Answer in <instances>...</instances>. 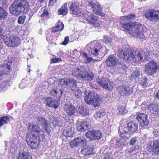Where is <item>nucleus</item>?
<instances>
[{
    "instance_id": "nucleus-18",
    "label": "nucleus",
    "mask_w": 159,
    "mask_h": 159,
    "mask_svg": "<svg viewBox=\"0 0 159 159\" xmlns=\"http://www.w3.org/2000/svg\"><path fill=\"white\" fill-rule=\"evenodd\" d=\"M135 118L139 122L142 126H147L149 123L147 114L144 113L138 112L135 116Z\"/></svg>"
},
{
    "instance_id": "nucleus-42",
    "label": "nucleus",
    "mask_w": 159,
    "mask_h": 159,
    "mask_svg": "<svg viewBox=\"0 0 159 159\" xmlns=\"http://www.w3.org/2000/svg\"><path fill=\"white\" fill-rule=\"evenodd\" d=\"M80 69L79 67H78L72 71V74L74 76L77 75L78 77L80 79V77L79 76V74L83 72V71H80Z\"/></svg>"
},
{
    "instance_id": "nucleus-44",
    "label": "nucleus",
    "mask_w": 159,
    "mask_h": 159,
    "mask_svg": "<svg viewBox=\"0 0 159 159\" xmlns=\"http://www.w3.org/2000/svg\"><path fill=\"white\" fill-rule=\"evenodd\" d=\"M103 41L104 43L109 44L112 42V39L111 37L105 36Z\"/></svg>"
},
{
    "instance_id": "nucleus-60",
    "label": "nucleus",
    "mask_w": 159,
    "mask_h": 159,
    "mask_svg": "<svg viewBox=\"0 0 159 159\" xmlns=\"http://www.w3.org/2000/svg\"><path fill=\"white\" fill-rule=\"evenodd\" d=\"M3 48V44L1 40L0 39V50Z\"/></svg>"
},
{
    "instance_id": "nucleus-56",
    "label": "nucleus",
    "mask_w": 159,
    "mask_h": 159,
    "mask_svg": "<svg viewBox=\"0 0 159 159\" xmlns=\"http://www.w3.org/2000/svg\"><path fill=\"white\" fill-rule=\"evenodd\" d=\"M52 31L53 32H56L59 31H61L59 29H58L57 27L56 26H54L52 28Z\"/></svg>"
},
{
    "instance_id": "nucleus-31",
    "label": "nucleus",
    "mask_w": 159,
    "mask_h": 159,
    "mask_svg": "<svg viewBox=\"0 0 159 159\" xmlns=\"http://www.w3.org/2000/svg\"><path fill=\"white\" fill-rule=\"evenodd\" d=\"M74 130L73 128L70 126H68L66 129H64L62 134L66 138L71 137L74 133Z\"/></svg>"
},
{
    "instance_id": "nucleus-5",
    "label": "nucleus",
    "mask_w": 159,
    "mask_h": 159,
    "mask_svg": "<svg viewBox=\"0 0 159 159\" xmlns=\"http://www.w3.org/2000/svg\"><path fill=\"white\" fill-rule=\"evenodd\" d=\"M85 102L89 105H93L94 107H98L101 103V98L94 92H85Z\"/></svg>"
},
{
    "instance_id": "nucleus-53",
    "label": "nucleus",
    "mask_w": 159,
    "mask_h": 159,
    "mask_svg": "<svg viewBox=\"0 0 159 159\" xmlns=\"http://www.w3.org/2000/svg\"><path fill=\"white\" fill-rule=\"evenodd\" d=\"M69 41V37L68 36H66L65 37L64 41L62 42L61 44L64 45H66L67 44Z\"/></svg>"
},
{
    "instance_id": "nucleus-4",
    "label": "nucleus",
    "mask_w": 159,
    "mask_h": 159,
    "mask_svg": "<svg viewBox=\"0 0 159 159\" xmlns=\"http://www.w3.org/2000/svg\"><path fill=\"white\" fill-rule=\"evenodd\" d=\"M28 3L25 0H15L9 7L10 13L16 16L23 12H26L29 10Z\"/></svg>"
},
{
    "instance_id": "nucleus-1",
    "label": "nucleus",
    "mask_w": 159,
    "mask_h": 159,
    "mask_svg": "<svg viewBox=\"0 0 159 159\" xmlns=\"http://www.w3.org/2000/svg\"><path fill=\"white\" fill-rule=\"evenodd\" d=\"M77 80L73 79H70L68 80L62 79L59 81V84L63 87H61L60 88H58L56 87L50 91V94L51 96H56L60 100L64 91H66L65 89H70L75 93V97L77 98H80L82 96V92L81 90L77 87Z\"/></svg>"
},
{
    "instance_id": "nucleus-63",
    "label": "nucleus",
    "mask_w": 159,
    "mask_h": 159,
    "mask_svg": "<svg viewBox=\"0 0 159 159\" xmlns=\"http://www.w3.org/2000/svg\"><path fill=\"white\" fill-rule=\"evenodd\" d=\"M44 0H39V2L40 3H43L44 1Z\"/></svg>"
},
{
    "instance_id": "nucleus-9",
    "label": "nucleus",
    "mask_w": 159,
    "mask_h": 159,
    "mask_svg": "<svg viewBox=\"0 0 159 159\" xmlns=\"http://www.w3.org/2000/svg\"><path fill=\"white\" fill-rule=\"evenodd\" d=\"M39 136H34V134H28L26 136V140L28 144L32 149L37 148L39 146V141H43L44 138L41 140Z\"/></svg>"
},
{
    "instance_id": "nucleus-11",
    "label": "nucleus",
    "mask_w": 159,
    "mask_h": 159,
    "mask_svg": "<svg viewBox=\"0 0 159 159\" xmlns=\"http://www.w3.org/2000/svg\"><path fill=\"white\" fill-rule=\"evenodd\" d=\"M85 136L90 141H92L93 140L98 141L102 137V134L100 129H92L86 133Z\"/></svg>"
},
{
    "instance_id": "nucleus-41",
    "label": "nucleus",
    "mask_w": 159,
    "mask_h": 159,
    "mask_svg": "<svg viewBox=\"0 0 159 159\" xmlns=\"http://www.w3.org/2000/svg\"><path fill=\"white\" fill-rule=\"evenodd\" d=\"M135 18V16L134 14H130L126 16H123L122 19L124 20H130L134 19Z\"/></svg>"
},
{
    "instance_id": "nucleus-57",
    "label": "nucleus",
    "mask_w": 159,
    "mask_h": 159,
    "mask_svg": "<svg viewBox=\"0 0 159 159\" xmlns=\"http://www.w3.org/2000/svg\"><path fill=\"white\" fill-rule=\"evenodd\" d=\"M93 60V58L91 57H88L86 60V61H85V63H89L91 61Z\"/></svg>"
},
{
    "instance_id": "nucleus-23",
    "label": "nucleus",
    "mask_w": 159,
    "mask_h": 159,
    "mask_svg": "<svg viewBox=\"0 0 159 159\" xmlns=\"http://www.w3.org/2000/svg\"><path fill=\"white\" fill-rule=\"evenodd\" d=\"M6 44L10 47H16L20 43V38L17 36L12 35L8 41H5Z\"/></svg>"
},
{
    "instance_id": "nucleus-62",
    "label": "nucleus",
    "mask_w": 159,
    "mask_h": 159,
    "mask_svg": "<svg viewBox=\"0 0 159 159\" xmlns=\"http://www.w3.org/2000/svg\"><path fill=\"white\" fill-rule=\"evenodd\" d=\"M155 97L159 99V90L157 92V94L155 95Z\"/></svg>"
},
{
    "instance_id": "nucleus-14",
    "label": "nucleus",
    "mask_w": 159,
    "mask_h": 159,
    "mask_svg": "<svg viewBox=\"0 0 159 159\" xmlns=\"http://www.w3.org/2000/svg\"><path fill=\"white\" fill-rule=\"evenodd\" d=\"M70 144L72 148L76 146L81 147L83 148L87 145V140L84 137H78L73 141H71L70 142Z\"/></svg>"
},
{
    "instance_id": "nucleus-45",
    "label": "nucleus",
    "mask_w": 159,
    "mask_h": 159,
    "mask_svg": "<svg viewBox=\"0 0 159 159\" xmlns=\"http://www.w3.org/2000/svg\"><path fill=\"white\" fill-rule=\"evenodd\" d=\"M138 141V137L135 136L131 138L129 141V144L130 146H133Z\"/></svg>"
},
{
    "instance_id": "nucleus-36",
    "label": "nucleus",
    "mask_w": 159,
    "mask_h": 159,
    "mask_svg": "<svg viewBox=\"0 0 159 159\" xmlns=\"http://www.w3.org/2000/svg\"><path fill=\"white\" fill-rule=\"evenodd\" d=\"M117 111L119 114H124L127 112V111L125 109V105L123 104L121 105L118 106Z\"/></svg>"
},
{
    "instance_id": "nucleus-19",
    "label": "nucleus",
    "mask_w": 159,
    "mask_h": 159,
    "mask_svg": "<svg viewBox=\"0 0 159 159\" xmlns=\"http://www.w3.org/2000/svg\"><path fill=\"white\" fill-rule=\"evenodd\" d=\"M138 129V125L133 121H131L127 124V126L125 127L123 131L125 133L133 134Z\"/></svg>"
},
{
    "instance_id": "nucleus-52",
    "label": "nucleus",
    "mask_w": 159,
    "mask_h": 159,
    "mask_svg": "<svg viewBox=\"0 0 159 159\" xmlns=\"http://www.w3.org/2000/svg\"><path fill=\"white\" fill-rule=\"evenodd\" d=\"M62 61L61 59L60 58H53L51 60V62L52 63H55L61 62Z\"/></svg>"
},
{
    "instance_id": "nucleus-6",
    "label": "nucleus",
    "mask_w": 159,
    "mask_h": 159,
    "mask_svg": "<svg viewBox=\"0 0 159 159\" xmlns=\"http://www.w3.org/2000/svg\"><path fill=\"white\" fill-rule=\"evenodd\" d=\"M144 71L148 75H154L159 69V66L155 61L152 60L145 65Z\"/></svg>"
},
{
    "instance_id": "nucleus-12",
    "label": "nucleus",
    "mask_w": 159,
    "mask_h": 159,
    "mask_svg": "<svg viewBox=\"0 0 159 159\" xmlns=\"http://www.w3.org/2000/svg\"><path fill=\"white\" fill-rule=\"evenodd\" d=\"M145 16L150 21L157 22L159 20V11L153 9L149 10L146 12Z\"/></svg>"
},
{
    "instance_id": "nucleus-24",
    "label": "nucleus",
    "mask_w": 159,
    "mask_h": 159,
    "mask_svg": "<svg viewBox=\"0 0 159 159\" xmlns=\"http://www.w3.org/2000/svg\"><path fill=\"white\" fill-rule=\"evenodd\" d=\"M118 59L114 55L109 56L106 61V64L108 67H115L118 63Z\"/></svg>"
},
{
    "instance_id": "nucleus-34",
    "label": "nucleus",
    "mask_w": 159,
    "mask_h": 159,
    "mask_svg": "<svg viewBox=\"0 0 159 159\" xmlns=\"http://www.w3.org/2000/svg\"><path fill=\"white\" fill-rule=\"evenodd\" d=\"M68 10L67 3H66L64 4L58 10V13L59 14L65 15L67 13Z\"/></svg>"
},
{
    "instance_id": "nucleus-38",
    "label": "nucleus",
    "mask_w": 159,
    "mask_h": 159,
    "mask_svg": "<svg viewBox=\"0 0 159 159\" xmlns=\"http://www.w3.org/2000/svg\"><path fill=\"white\" fill-rule=\"evenodd\" d=\"M10 120V117L5 116L0 118V126L1 127L5 124H7Z\"/></svg>"
},
{
    "instance_id": "nucleus-48",
    "label": "nucleus",
    "mask_w": 159,
    "mask_h": 159,
    "mask_svg": "<svg viewBox=\"0 0 159 159\" xmlns=\"http://www.w3.org/2000/svg\"><path fill=\"white\" fill-rule=\"evenodd\" d=\"M56 27H57L60 31H62L64 29V25L63 23L61 22H58L56 25Z\"/></svg>"
},
{
    "instance_id": "nucleus-21",
    "label": "nucleus",
    "mask_w": 159,
    "mask_h": 159,
    "mask_svg": "<svg viewBox=\"0 0 159 159\" xmlns=\"http://www.w3.org/2000/svg\"><path fill=\"white\" fill-rule=\"evenodd\" d=\"M64 109L67 115L69 116H74L78 111L75 106L71 103L66 104L64 107Z\"/></svg>"
},
{
    "instance_id": "nucleus-46",
    "label": "nucleus",
    "mask_w": 159,
    "mask_h": 159,
    "mask_svg": "<svg viewBox=\"0 0 159 159\" xmlns=\"http://www.w3.org/2000/svg\"><path fill=\"white\" fill-rule=\"evenodd\" d=\"M26 16H20L18 19V22L19 24H22L25 21Z\"/></svg>"
},
{
    "instance_id": "nucleus-27",
    "label": "nucleus",
    "mask_w": 159,
    "mask_h": 159,
    "mask_svg": "<svg viewBox=\"0 0 159 159\" xmlns=\"http://www.w3.org/2000/svg\"><path fill=\"white\" fill-rule=\"evenodd\" d=\"M17 158L18 159H32L30 152L26 148L19 151Z\"/></svg>"
},
{
    "instance_id": "nucleus-47",
    "label": "nucleus",
    "mask_w": 159,
    "mask_h": 159,
    "mask_svg": "<svg viewBox=\"0 0 159 159\" xmlns=\"http://www.w3.org/2000/svg\"><path fill=\"white\" fill-rule=\"evenodd\" d=\"M147 81V78H144L141 80L140 84L143 87H145L148 85Z\"/></svg>"
},
{
    "instance_id": "nucleus-43",
    "label": "nucleus",
    "mask_w": 159,
    "mask_h": 159,
    "mask_svg": "<svg viewBox=\"0 0 159 159\" xmlns=\"http://www.w3.org/2000/svg\"><path fill=\"white\" fill-rule=\"evenodd\" d=\"M105 113L103 111H97L95 114H94V116L96 119L102 117L104 116Z\"/></svg>"
},
{
    "instance_id": "nucleus-51",
    "label": "nucleus",
    "mask_w": 159,
    "mask_h": 159,
    "mask_svg": "<svg viewBox=\"0 0 159 159\" xmlns=\"http://www.w3.org/2000/svg\"><path fill=\"white\" fill-rule=\"evenodd\" d=\"M27 83L26 81H22L19 84V87L20 88L22 89L25 88L27 86Z\"/></svg>"
},
{
    "instance_id": "nucleus-32",
    "label": "nucleus",
    "mask_w": 159,
    "mask_h": 159,
    "mask_svg": "<svg viewBox=\"0 0 159 159\" xmlns=\"http://www.w3.org/2000/svg\"><path fill=\"white\" fill-rule=\"evenodd\" d=\"M93 147L92 146L84 147L82 148L81 152L84 156H88L94 153Z\"/></svg>"
},
{
    "instance_id": "nucleus-17",
    "label": "nucleus",
    "mask_w": 159,
    "mask_h": 159,
    "mask_svg": "<svg viewBox=\"0 0 159 159\" xmlns=\"http://www.w3.org/2000/svg\"><path fill=\"white\" fill-rule=\"evenodd\" d=\"M12 62L10 61L6 60L2 65L0 66V77L8 74L9 70L11 69Z\"/></svg>"
},
{
    "instance_id": "nucleus-39",
    "label": "nucleus",
    "mask_w": 159,
    "mask_h": 159,
    "mask_svg": "<svg viewBox=\"0 0 159 159\" xmlns=\"http://www.w3.org/2000/svg\"><path fill=\"white\" fill-rule=\"evenodd\" d=\"M116 66H117L119 70H122L124 72H125L127 69L126 65L123 62L121 61H118Z\"/></svg>"
},
{
    "instance_id": "nucleus-55",
    "label": "nucleus",
    "mask_w": 159,
    "mask_h": 159,
    "mask_svg": "<svg viewBox=\"0 0 159 159\" xmlns=\"http://www.w3.org/2000/svg\"><path fill=\"white\" fill-rule=\"evenodd\" d=\"M82 57L84 59V62H85V61H86V60L88 57V54L87 53L84 52L82 55Z\"/></svg>"
},
{
    "instance_id": "nucleus-33",
    "label": "nucleus",
    "mask_w": 159,
    "mask_h": 159,
    "mask_svg": "<svg viewBox=\"0 0 159 159\" xmlns=\"http://www.w3.org/2000/svg\"><path fill=\"white\" fill-rule=\"evenodd\" d=\"M76 127L80 131H84L88 128L87 123L84 121L80 122L76 124Z\"/></svg>"
},
{
    "instance_id": "nucleus-59",
    "label": "nucleus",
    "mask_w": 159,
    "mask_h": 159,
    "mask_svg": "<svg viewBox=\"0 0 159 159\" xmlns=\"http://www.w3.org/2000/svg\"><path fill=\"white\" fill-rule=\"evenodd\" d=\"M3 32V30L1 27H0V37L2 36Z\"/></svg>"
},
{
    "instance_id": "nucleus-40",
    "label": "nucleus",
    "mask_w": 159,
    "mask_h": 159,
    "mask_svg": "<svg viewBox=\"0 0 159 159\" xmlns=\"http://www.w3.org/2000/svg\"><path fill=\"white\" fill-rule=\"evenodd\" d=\"M140 76V72L138 70H136L132 73L131 75V79H134L135 81H137L139 80Z\"/></svg>"
},
{
    "instance_id": "nucleus-8",
    "label": "nucleus",
    "mask_w": 159,
    "mask_h": 159,
    "mask_svg": "<svg viewBox=\"0 0 159 159\" xmlns=\"http://www.w3.org/2000/svg\"><path fill=\"white\" fill-rule=\"evenodd\" d=\"M83 16L86 19L88 22L97 27L100 26V21L97 16H95L92 13L89 12H84L83 14Z\"/></svg>"
},
{
    "instance_id": "nucleus-35",
    "label": "nucleus",
    "mask_w": 159,
    "mask_h": 159,
    "mask_svg": "<svg viewBox=\"0 0 159 159\" xmlns=\"http://www.w3.org/2000/svg\"><path fill=\"white\" fill-rule=\"evenodd\" d=\"M78 111L80 114L83 116H86L89 114V110L86 107H80L78 109Z\"/></svg>"
},
{
    "instance_id": "nucleus-3",
    "label": "nucleus",
    "mask_w": 159,
    "mask_h": 159,
    "mask_svg": "<svg viewBox=\"0 0 159 159\" xmlns=\"http://www.w3.org/2000/svg\"><path fill=\"white\" fill-rule=\"evenodd\" d=\"M122 27L126 30L131 32L134 37L140 39L145 38L143 32L146 30V27L138 22L125 23L122 24Z\"/></svg>"
},
{
    "instance_id": "nucleus-28",
    "label": "nucleus",
    "mask_w": 159,
    "mask_h": 159,
    "mask_svg": "<svg viewBox=\"0 0 159 159\" xmlns=\"http://www.w3.org/2000/svg\"><path fill=\"white\" fill-rule=\"evenodd\" d=\"M46 105L50 107H53L55 109L57 108L59 105L58 102L50 97L46 98L44 100Z\"/></svg>"
},
{
    "instance_id": "nucleus-2",
    "label": "nucleus",
    "mask_w": 159,
    "mask_h": 159,
    "mask_svg": "<svg viewBox=\"0 0 159 159\" xmlns=\"http://www.w3.org/2000/svg\"><path fill=\"white\" fill-rule=\"evenodd\" d=\"M122 53L125 60H132L136 63L148 61L150 54V53L148 51L145 52L141 50L133 52L130 49L124 47L122 49Z\"/></svg>"
},
{
    "instance_id": "nucleus-22",
    "label": "nucleus",
    "mask_w": 159,
    "mask_h": 159,
    "mask_svg": "<svg viewBox=\"0 0 159 159\" xmlns=\"http://www.w3.org/2000/svg\"><path fill=\"white\" fill-rule=\"evenodd\" d=\"M80 7V3L78 2H72L69 9L73 14L79 16L81 11Z\"/></svg>"
},
{
    "instance_id": "nucleus-49",
    "label": "nucleus",
    "mask_w": 159,
    "mask_h": 159,
    "mask_svg": "<svg viewBox=\"0 0 159 159\" xmlns=\"http://www.w3.org/2000/svg\"><path fill=\"white\" fill-rule=\"evenodd\" d=\"M7 89L6 83L2 82L0 84V92H2L5 91Z\"/></svg>"
},
{
    "instance_id": "nucleus-37",
    "label": "nucleus",
    "mask_w": 159,
    "mask_h": 159,
    "mask_svg": "<svg viewBox=\"0 0 159 159\" xmlns=\"http://www.w3.org/2000/svg\"><path fill=\"white\" fill-rule=\"evenodd\" d=\"M7 11L0 6V20H5L7 17Z\"/></svg>"
},
{
    "instance_id": "nucleus-15",
    "label": "nucleus",
    "mask_w": 159,
    "mask_h": 159,
    "mask_svg": "<svg viewBox=\"0 0 159 159\" xmlns=\"http://www.w3.org/2000/svg\"><path fill=\"white\" fill-rule=\"evenodd\" d=\"M97 82L103 88L109 91H111L113 88V82L106 78H102L97 81Z\"/></svg>"
},
{
    "instance_id": "nucleus-61",
    "label": "nucleus",
    "mask_w": 159,
    "mask_h": 159,
    "mask_svg": "<svg viewBox=\"0 0 159 159\" xmlns=\"http://www.w3.org/2000/svg\"><path fill=\"white\" fill-rule=\"evenodd\" d=\"M104 159H112L111 157L108 155H106L104 157Z\"/></svg>"
},
{
    "instance_id": "nucleus-7",
    "label": "nucleus",
    "mask_w": 159,
    "mask_h": 159,
    "mask_svg": "<svg viewBox=\"0 0 159 159\" xmlns=\"http://www.w3.org/2000/svg\"><path fill=\"white\" fill-rule=\"evenodd\" d=\"M87 46L89 48V50L92 55L95 57L97 56L99 52H102L103 49V47L100 43L95 41H92Z\"/></svg>"
},
{
    "instance_id": "nucleus-54",
    "label": "nucleus",
    "mask_w": 159,
    "mask_h": 159,
    "mask_svg": "<svg viewBox=\"0 0 159 159\" xmlns=\"http://www.w3.org/2000/svg\"><path fill=\"white\" fill-rule=\"evenodd\" d=\"M48 15V11L46 10H44L43 11V13L41 15V17H47Z\"/></svg>"
},
{
    "instance_id": "nucleus-20",
    "label": "nucleus",
    "mask_w": 159,
    "mask_h": 159,
    "mask_svg": "<svg viewBox=\"0 0 159 159\" xmlns=\"http://www.w3.org/2000/svg\"><path fill=\"white\" fill-rule=\"evenodd\" d=\"M118 132L119 134L120 133L121 137L116 139V144L120 146H126L129 142L128 139L129 138V136H127L125 133H121V132H120L119 130H118Z\"/></svg>"
},
{
    "instance_id": "nucleus-50",
    "label": "nucleus",
    "mask_w": 159,
    "mask_h": 159,
    "mask_svg": "<svg viewBox=\"0 0 159 159\" xmlns=\"http://www.w3.org/2000/svg\"><path fill=\"white\" fill-rule=\"evenodd\" d=\"M139 146L138 145H135L134 147L132 148L131 150L129 151L130 153H132L134 152V153H135L137 152V150L139 148Z\"/></svg>"
},
{
    "instance_id": "nucleus-10",
    "label": "nucleus",
    "mask_w": 159,
    "mask_h": 159,
    "mask_svg": "<svg viewBox=\"0 0 159 159\" xmlns=\"http://www.w3.org/2000/svg\"><path fill=\"white\" fill-rule=\"evenodd\" d=\"M147 149L155 156L159 155V140L149 142L147 146Z\"/></svg>"
},
{
    "instance_id": "nucleus-25",
    "label": "nucleus",
    "mask_w": 159,
    "mask_h": 159,
    "mask_svg": "<svg viewBox=\"0 0 159 159\" xmlns=\"http://www.w3.org/2000/svg\"><path fill=\"white\" fill-rule=\"evenodd\" d=\"M80 79L83 81H90L92 80L94 77L93 73L91 71L87 72L84 71L79 75Z\"/></svg>"
},
{
    "instance_id": "nucleus-64",
    "label": "nucleus",
    "mask_w": 159,
    "mask_h": 159,
    "mask_svg": "<svg viewBox=\"0 0 159 159\" xmlns=\"http://www.w3.org/2000/svg\"><path fill=\"white\" fill-rule=\"evenodd\" d=\"M1 1H2L4 3H5L6 2V0H0V2Z\"/></svg>"
},
{
    "instance_id": "nucleus-13",
    "label": "nucleus",
    "mask_w": 159,
    "mask_h": 159,
    "mask_svg": "<svg viewBox=\"0 0 159 159\" xmlns=\"http://www.w3.org/2000/svg\"><path fill=\"white\" fill-rule=\"evenodd\" d=\"M88 3L89 6L95 14L102 16H104L105 14L102 11L100 5L99 3L93 1L89 2Z\"/></svg>"
},
{
    "instance_id": "nucleus-30",
    "label": "nucleus",
    "mask_w": 159,
    "mask_h": 159,
    "mask_svg": "<svg viewBox=\"0 0 159 159\" xmlns=\"http://www.w3.org/2000/svg\"><path fill=\"white\" fill-rule=\"evenodd\" d=\"M158 106L156 104H151L146 106V108L148 112L151 114L156 115L159 112Z\"/></svg>"
},
{
    "instance_id": "nucleus-16",
    "label": "nucleus",
    "mask_w": 159,
    "mask_h": 159,
    "mask_svg": "<svg viewBox=\"0 0 159 159\" xmlns=\"http://www.w3.org/2000/svg\"><path fill=\"white\" fill-rule=\"evenodd\" d=\"M29 131L30 132L29 134H34L35 136H39L40 139L42 140L45 138L44 132L40 130V128L38 125H34L32 127L30 126Z\"/></svg>"
},
{
    "instance_id": "nucleus-29",
    "label": "nucleus",
    "mask_w": 159,
    "mask_h": 159,
    "mask_svg": "<svg viewBox=\"0 0 159 159\" xmlns=\"http://www.w3.org/2000/svg\"><path fill=\"white\" fill-rule=\"evenodd\" d=\"M118 90L121 96L128 95L132 93L131 88L127 85L119 86Z\"/></svg>"
},
{
    "instance_id": "nucleus-26",
    "label": "nucleus",
    "mask_w": 159,
    "mask_h": 159,
    "mask_svg": "<svg viewBox=\"0 0 159 159\" xmlns=\"http://www.w3.org/2000/svg\"><path fill=\"white\" fill-rule=\"evenodd\" d=\"M37 119L38 124L42 125V127L45 129L48 134H50V131L48 129V122L42 116H38Z\"/></svg>"
},
{
    "instance_id": "nucleus-58",
    "label": "nucleus",
    "mask_w": 159,
    "mask_h": 159,
    "mask_svg": "<svg viewBox=\"0 0 159 159\" xmlns=\"http://www.w3.org/2000/svg\"><path fill=\"white\" fill-rule=\"evenodd\" d=\"M57 0H49V4L52 5L53 4L56 2Z\"/></svg>"
}]
</instances>
